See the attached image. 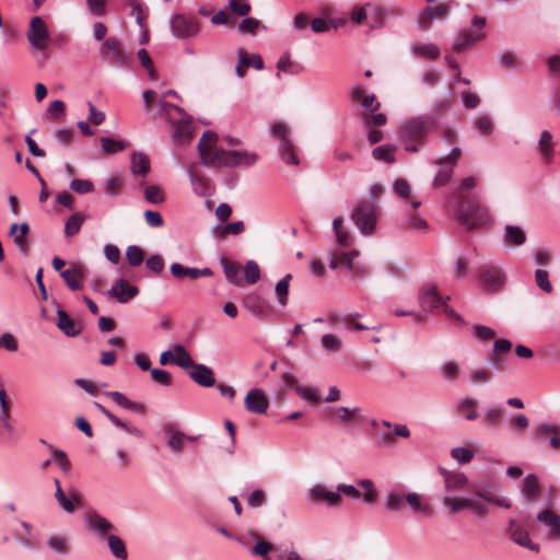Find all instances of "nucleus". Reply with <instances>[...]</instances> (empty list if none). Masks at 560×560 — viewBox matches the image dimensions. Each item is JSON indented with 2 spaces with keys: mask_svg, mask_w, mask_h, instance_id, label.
Here are the masks:
<instances>
[{
  "mask_svg": "<svg viewBox=\"0 0 560 560\" xmlns=\"http://www.w3.org/2000/svg\"><path fill=\"white\" fill-rule=\"evenodd\" d=\"M219 137L206 130L198 142L200 163L207 167H249L259 159L258 154L247 150H224L218 145Z\"/></svg>",
  "mask_w": 560,
  "mask_h": 560,
  "instance_id": "1",
  "label": "nucleus"
},
{
  "mask_svg": "<svg viewBox=\"0 0 560 560\" xmlns=\"http://www.w3.org/2000/svg\"><path fill=\"white\" fill-rule=\"evenodd\" d=\"M436 125L433 115H423L405 121L400 127V137L407 152H418L424 143L425 137Z\"/></svg>",
  "mask_w": 560,
  "mask_h": 560,
  "instance_id": "2",
  "label": "nucleus"
},
{
  "mask_svg": "<svg viewBox=\"0 0 560 560\" xmlns=\"http://www.w3.org/2000/svg\"><path fill=\"white\" fill-rule=\"evenodd\" d=\"M455 221L467 230L491 222L488 209L476 197H460L454 213Z\"/></svg>",
  "mask_w": 560,
  "mask_h": 560,
  "instance_id": "3",
  "label": "nucleus"
},
{
  "mask_svg": "<svg viewBox=\"0 0 560 560\" xmlns=\"http://www.w3.org/2000/svg\"><path fill=\"white\" fill-rule=\"evenodd\" d=\"M161 104H162L163 109H165L170 116H172V113H175L178 115L177 119L173 118L174 119V122H173L174 124V135H173L174 141L177 144L189 143L190 140L192 139V135H194V125H192L191 118L188 115H186L182 110V108H179L176 105L168 104L165 102H162Z\"/></svg>",
  "mask_w": 560,
  "mask_h": 560,
  "instance_id": "4",
  "label": "nucleus"
},
{
  "mask_svg": "<svg viewBox=\"0 0 560 560\" xmlns=\"http://www.w3.org/2000/svg\"><path fill=\"white\" fill-rule=\"evenodd\" d=\"M351 219L362 234H372L376 225L375 200H360L351 214Z\"/></svg>",
  "mask_w": 560,
  "mask_h": 560,
  "instance_id": "5",
  "label": "nucleus"
},
{
  "mask_svg": "<svg viewBox=\"0 0 560 560\" xmlns=\"http://www.w3.org/2000/svg\"><path fill=\"white\" fill-rule=\"evenodd\" d=\"M271 137L279 141V153L281 159L289 165H299L300 161L295 153V147L289 139V128L282 122H273L270 128Z\"/></svg>",
  "mask_w": 560,
  "mask_h": 560,
  "instance_id": "6",
  "label": "nucleus"
},
{
  "mask_svg": "<svg viewBox=\"0 0 560 560\" xmlns=\"http://www.w3.org/2000/svg\"><path fill=\"white\" fill-rule=\"evenodd\" d=\"M419 302L420 306L425 312L442 310L447 316L458 320L460 319V316L457 315L452 308H450L448 305L443 301L442 296L438 292V288L434 284L428 283L422 288L419 295Z\"/></svg>",
  "mask_w": 560,
  "mask_h": 560,
  "instance_id": "7",
  "label": "nucleus"
},
{
  "mask_svg": "<svg viewBox=\"0 0 560 560\" xmlns=\"http://www.w3.org/2000/svg\"><path fill=\"white\" fill-rule=\"evenodd\" d=\"M459 156L460 149L454 147L447 155L434 160L433 163L439 166V171L433 179L434 187L444 186L451 180Z\"/></svg>",
  "mask_w": 560,
  "mask_h": 560,
  "instance_id": "8",
  "label": "nucleus"
},
{
  "mask_svg": "<svg viewBox=\"0 0 560 560\" xmlns=\"http://www.w3.org/2000/svg\"><path fill=\"white\" fill-rule=\"evenodd\" d=\"M102 58L110 65L128 67L131 63V56L121 48V44L114 37L107 38L101 46Z\"/></svg>",
  "mask_w": 560,
  "mask_h": 560,
  "instance_id": "9",
  "label": "nucleus"
},
{
  "mask_svg": "<svg viewBox=\"0 0 560 560\" xmlns=\"http://www.w3.org/2000/svg\"><path fill=\"white\" fill-rule=\"evenodd\" d=\"M442 504L452 512L469 510L472 515L477 517H482L488 514L487 506L481 501L472 497L453 498L451 495H446L442 499Z\"/></svg>",
  "mask_w": 560,
  "mask_h": 560,
  "instance_id": "10",
  "label": "nucleus"
},
{
  "mask_svg": "<svg viewBox=\"0 0 560 560\" xmlns=\"http://www.w3.org/2000/svg\"><path fill=\"white\" fill-rule=\"evenodd\" d=\"M442 504L452 512L469 510L472 515L477 517H482L488 514L487 506L481 501L472 497L453 498L451 495H446L442 499Z\"/></svg>",
  "mask_w": 560,
  "mask_h": 560,
  "instance_id": "11",
  "label": "nucleus"
},
{
  "mask_svg": "<svg viewBox=\"0 0 560 560\" xmlns=\"http://www.w3.org/2000/svg\"><path fill=\"white\" fill-rule=\"evenodd\" d=\"M486 25V19L481 16H475L471 21V26L474 30H464L458 35L455 42L453 43L452 49L454 51H462L467 47L474 45L478 40H480L485 33L483 27Z\"/></svg>",
  "mask_w": 560,
  "mask_h": 560,
  "instance_id": "12",
  "label": "nucleus"
},
{
  "mask_svg": "<svg viewBox=\"0 0 560 560\" xmlns=\"http://www.w3.org/2000/svg\"><path fill=\"white\" fill-rule=\"evenodd\" d=\"M26 36L32 47L39 50L47 48L49 32L40 16L32 18Z\"/></svg>",
  "mask_w": 560,
  "mask_h": 560,
  "instance_id": "13",
  "label": "nucleus"
},
{
  "mask_svg": "<svg viewBox=\"0 0 560 560\" xmlns=\"http://www.w3.org/2000/svg\"><path fill=\"white\" fill-rule=\"evenodd\" d=\"M171 30L177 38H189L198 33V21L190 15L177 14L171 20Z\"/></svg>",
  "mask_w": 560,
  "mask_h": 560,
  "instance_id": "14",
  "label": "nucleus"
},
{
  "mask_svg": "<svg viewBox=\"0 0 560 560\" xmlns=\"http://www.w3.org/2000/svg\"><path fill=\"white\" fill-rule=\"evenodd\" d=\"M306 499L315 504L326 503L328 506H339L342 503V499L336 492V489L329 490L322 483L312 486L306 492Z\"/></svg>",
  "mask_w": 560,
  "mask_h": 560,
  "instance_id": "15",
  "label": "nucleus"
},
{
  "mask_svg": "<svg viewBox=\"0 0 560 560\" xmlns=\"http://www.w3.org/2000/svg\"><path fill=\"white\" fill-rule=\"evenodd\" d=\"M192 190L200 197H208L213 192L211 180L198 172V165L192 163L186 168Z\"/></svg>",
  "mask_w": 560,
  "mask_h": 560,
  "instance_id": "16",
  "label": "nucleus"
},
{
  "mask_svg": "<svg viewBox=\"0 0 560 560\" xmlns=\"http://www.w3.org/2000/svg\"><path fill=\"white\" fill-rule=\"evenodd\" d=\"M480 284L487 291H498L505 281L504 273L494 266H482L479 269Z\"/></svg>",
  "mask_w": 560,
  "mask_h": 560,
  "instance_id": "17",
  "label": "nucleus"
},
{
  "mask_svg": "<svg viewBox=\"0 0 560 560\" xmlns=\"http://www.w3.org/2000/svg\"><path fill=\"white\" fill-rule=\"evenodd\" d=\"M245 408L253 413L264 415L269 407V400L261 389H250L244 399Z\"/></svg>",
  "mask_w": 560,
  "mask_h": 560,
  "instance_id": "18",
  "label": "nucleus"
},
{
  "mask_svg": "<svg viewBox=\"0 0 560 560\" xmlns=\"http://www.w3.org/2000/svg\"><path fill=\"white\" fill-rule=\"evenodd\" d=\"M509 536L518 546H522L535 552L539 551V545L534 542L530 539L528 532L522 526H520L514 520L510 521Z\"/></svg>",
  "mask_w": 560,
  "mask_h": 560,
  "instance_id": "19",
  "label": "nucleus"
},
{
  "mask_svg": "<svg viewBox=\"0 0 560 560\" xmlns=\"http://www.w3.org/2000/svg\"><path fill=\"white\" fill-rule=\"evenodd\" d=\"M138 293H139V289L136 285L130 284L125 279H118L117 281H115V283L112 285V288L108 291V294L112 298L117 299L118 302H120V303L129 302L131 299L137 296Z\"/></svg>",
  "mask_w": 560,
  "mask_h": 560,
  "instance_id": "20",
  "label": "nucleus"
},
{
  "mask_svg": "<svg viewBox=\"0 0 560 560\" xmlns=\"http://www.w3.org/2000/svg\"><path fill=\"white\" fill-rule=\"evenodd\" d=\"M171 273L177 279V280H184L186 278H189L191 280H197L201 277H211L213 275L212 270L210 268H195V267H186L182 264L174 262L171 265Z\"/></svg>",
  "mask_w": 560,
  "mask_h": 560,
  "instance_id": "21",
  "label": "nucleus"
},
{
  "mask_svg": "<svg viewBox=\"0 0 560 560\" xmlns=\"http://www.w3.org/2000/svg\"><path fill=\"white\" fill-rule=\"evenodd\" d=\"M331 411L335 416V419L338 420L342 424H351V423H362L364 422V417L362 415V408L359 406H353L352 408L339 406L331 408Z\"/></svg>",
  "mask_w": 560,
  "mask_h": 560,
  "instance_id": "22",
  "label": "nucleus"
},
{
  "mask_svg": "<svg viewBox=\"0 0 560 560\" xmlns=\"http://www.w3.org/2000/svg\"><path fill=\"white\" fill-rule=\"evenodd\" d=\"M478 401L476 398L470 396H465L457 399L453 405V411L457 416H462L465 419L472 421L476 420L479 415L477 411Z\"/></svg>",
  "mask_w": 560,
  "mask_h": 560,
  "instance_id": "23",
  "label": "nucleus"
},
{
  "mask_svg": "<svg viewBox=\"0 0 560 560\" xmlns=\"http://www.w3.org/2000/svg\"><path fill=\"white\" fill-rule=\"evenodd\" d=\"M448 5L447 4H440L434 9L427 8L422 10L417 19L418 25L422 30H428L431 25V22L434 19L443 20L448 14Z\"/></svg>",
  "mask_w": 560,
  "mask_h": 560,
  "instance_id": "24",
  "label": "nucleus"
},
{
  "mask_svg": "<svg viewBox=\"0 0 560 560\" xmlns=\"http://www.w3.org/2000/svg\"><path fill=\"white\" fill-rule=\"evenodd\" d=\"M54 483L56 486L55 499L58 505L67 513L71 514L75 511V506L80 504V498L77 493H70L67 495L61 488L59 479L55 478Z\"/></svg>",
  "mask_w": 560,
  "mask_h": 560,
  "instance_id": "25",
  "label": "nucleus"
},
{
  "mask_svg": "<svg viewBox=\"0 0 560 560\" xmlns=\"http://www.w3.org/2000/svg\"><path fill=\"white\" fill-rule=\"evenodd\" d=\"M84 275L85 269L80 264H73L71 267L60 272V277L72 291L80 290L82 288V278Z\"/></svg>",
  "mask_w": 560,
  "mask_h": 560,
  "instance_id": "26",
  "label": "nucleus"
},
{
  "mask_svg": "<svg viewBox=\"0 0 560 560\" xmlns=\"http://www.w3.org/2000/svg\"><path fill=\"white\" fill-rule=\"evenodd\" d=\"M439 471L444 480V486L447 491L464 490L468 485V478L460 471H450L444 468H439Z\"/></svg>",
  "mask_w": 560,
  "mask_h": 560,
  "instance_id": "27",
  "label": "nucleus"
},
{
  "mask_svg": "<svg viewBox=\"0 0 560 560\" xmlns=\"http://www.w3.org/2000/svg\"><path fill=\"white\" fill-rule=\"evenodd\" d=\"M539 523L548 527L549 534L555 539H560V515L550 509H545L537 514Z\"/></svg>",
  "mask_w": 560,
  "mask_h": 560,
  "instance_id": "28",
  "label": "nucleus"
},
{
  "mask_svg": "<svg viewBox=\"0 0 560 560\" xmlns=\"http://www.w3.org/2000/svg\"><path fill=\"white\" fill-rule=\"evenodd\" d=\"M238 62L235 67V73L238 78L245 77V69L247 67H254L257 70H261L264 68V61L261 57L257 54L253 55V63H249V56L243 48L237 50Z\"/></svg>",
  "mask_w": 560,
  "mask_h": 560,
  "instance_id": "29",
  "label": "nucleus"
},
{
  "mask_svg": "<svg viewBox=\"0 0 560 560\" xmlns=\"http://www.w3.org/2000/svg\"><path fill=\"white\" fill-rule=\"evenodd\" d=\"M502 241L508 246L521 247L526 242V233L520 225L508 224L504 228Z\"/></svg>",
  "mask_w": 560,
  "mask_h": 560,
  "instance_id": "30",
  "label": "nucleus"
},
{
  "mask_svg": "<svg viewBox=\"0 0 560 560\" xmlns=\"http://www.w3.org/2000/svg\"><path fill=\"white\" fill-rule=\"evenodd\" d=\"M189 375L195 383L203 387H211L215 383L212 370L205 364H196Z\"/></svg>",
  "mask_w": 560,
  "mask_h": 560,
  "instance_id": "31",
  "label": "nucleus"
},
{
  "mask_svg": "<svg viewBox=\"0 0 560 560\" xmlns=\"http://www.w3.org/2000/svg\"><path fill=\"white\" fill-rule=\"evenodd\" d=\"M84 521L88 527L98 535H105L114 527L107 518L95 512L88 514Z\"/></svg>",
  "mask_w": 560,
  "mask_h": 560,
  "instance_id": "32",
  "label": "nucleus"
},
{
  "mask_svg": "<svg viewBox=\"0 0 560 560\" xmlns=\"http://www.w3.org/2000/svg\"><path fill=\"white\" fill-rule=\"evenodd\" d=\"M105 395L108 396L114 402H116L121 408L133 410L140 415H143L145 412V408L142 404L129 399L125 394L120 392H106Z\"/></svg>",
  "mask_w": 560,
  "mask_h": 560,
  "instance_id": "33",
  "label": "nucleus"
},
{
  "mask_svg": "<svg viewBox=\"0 0 560 560\" xmlns=\"http://www.w3.org/2000/svg\"><path fill=\"white\" fill-rule=\"evenodd\" d=\"M350 97L352 102L361 101V106L365 109H370V112H376L380 108V103L376 102L375 95H366L363 88L361 86H354L351 90Z\"/></svg>",
  "mask_w": 560,
  "mask_h": 560,
  "instance_id": "34",
  "label": "nucleus"
},
{
  "mask_svg": "<svg viewBox=\"0 0 560 560\" xmlns=\"http://www.w3.org/2000/svg\"><path fill=\"white\" fill-rule=\"evenodd\" d=\"M165 434L167 436V446L173 453H180L185 446L186 441H195L196 438L188 436L180 431L173 429H166Z\"/></svg>",
  "mask_w": 560,
  "mask_h": 560,
  "instance_id": "35",
  "label": "nucleus"
},
{
  "mask_svg": "<svg viewBox=\"0 0 560 560\" xmlns=\"http://www.w3.org/2000/svg\"><path fill=\"white\" fill-rule=\"evenodd\" d=\"M410 49L413 56L427 60H435L440 56V48L433 43H416Z\"/></svg>",
  "mask_w": 560,
  "mask_h": 560,
  "instance_id": "36",
  "label": "nucleus"
},
{
  "mask_svg": "<svg viewBox=\"0 0 560 560\" xmlns=\"http://www.w3.org/2000/svg\"><path fill=\"white\" fill-rule=\"evenodd\" d=\"M421 202L417 199H411L410 203H407L405 207V212L407 217V223L410 228L416 230H422L427 228V222L423 218L418 214H415L416 210L420 207Z\"/></svg>",
  "mask_w": 560,
  "mask_h": 560,
  "instance_id": "37",
  "label": "nucleus"
},
{
  "mask_svg": "<svg viewBox=\"0 0 560 560\" xmlns=\"http://www.w3.org/2000/svg\"><path fill=\"white\" fill-rule=\"evenodd\" d=\"M130 170L136 176H142L143 178L150 171V160L142 152H135L130 158Z\"/></svg>",
  "mask_w": 560,
  "mask_h": 560,
  "instance_id": "38",
  "label": "nucleus"
},
{
  "mask_svg": "<svg viewBox=\"0 0 560 560\" xmlns=\"http://www.w3.org/2000/svg\"><path fill=\"white\" fill-rule=\"evenodd\" d=\"M58 328L69 337H75L80 334L79 325L62 310H58Z\"/></svg>",
  "mask_w": 560,
  "mask_h": 560,
  "instance_id": "39",
  "label": "nucleus"
},
{
  "mask_svg": "<svg viewBox=\"0 0 560 560\" xmlns=\"http://www.w3.org/2000/svg\"><path fill=\"white\" fill-rule=\"evenodd\" d=\"M539 491L538 478L534 474L527 475L522 483L521 493L527 502L535 501Z\"/></svg>",
  "mask_w": 560,
  "mask_h": 560,
  "instance_id": "40",
  "label": "nucleus"
},
{
  "mask_svg": "<svg viewBox=\"0 0 560 560\" xmlns=\"http://www.w3.org/2000/svg\"><path fill=\"white\" fill-rule=\"evenodd\" d=\"M553 147L552 135L548 130L541 131L538 140V151L547 163H550L553 159Z\"/></svg>",
  "mask_w": 560,
  "mask_h": 560,
  "instance_id": "41",
  "label": "nucleus"
},
{
  "mask_svg": "<svg viewBox=\"0 0 560 560\" xmlns=\"http://www.w3.org/2000/svg\"><path fill=\"white\" fill-rule=\"evenodd\" d=\"M405 502H406V494L396 489L388 491V493L385 497V508L389 512L401 511Z\"/></svg>",
  "mask_w": 560,
  "mask_h": 560,
  "instance_id": "42",
  "label": "nucleus"
},
{
  "mask_svg": "<svg viewBox=\"0 0 560 560\" xmlns=\"http://www.w3.org/2000/svg\"><path fill=\"white\" fill-rule=\"evenodd\" d=\"M220 262L224 270L226 279L235 285H241L242 278L240 265L230 262L226 257H222L220 259Z\"/></svg>",
  "mask_w": 560,
  "mask_h": 560,
  "instance_id": "43",
  "label": "nucleus"
},
{
  "mask_svg": "<svg viewBox=\"0 0 560 560\" xmlns=\"http://www.w3.org/2000/svg\"><path fill=\"white\" fill-rule=\"evenodd\" d=\"M107 540L113 556L119 560H126L128 552L124 540L117 535H108Z\"/></svg>",
  "mask_w": 560,
  "mask_h": 560,
  "instance_id": "44",
  "label": "nucleus"
},
{
  "mask_svg": "<svg viewBox=\"0 0 560 560\" xmlns=\"http://www.w3.org/2000/svg\"><path fill=\"white\" fill-rule=\"evenodd\" d=\"M320 346L327 353H338L342 348V340L334 334H325L320 339Z\"/></svg>",
  "mask_w": 560,
  "mask_h": 560,
  "instance_id": "45",
  "label": "nucleus"
},
{
  "mask_svg": "<svg viewBox=\"0 0 560 560\" xmlns=\"http://www.w3.org/2000/svg\"><path fill=\"white\" fill-rule=\"evenodd\" d=\"M173 351L176 353V358L174 361V365H177L182 369H191L196 365L189 353L186 351V349L182 345H175L173 347Z\"/></svg>",
  "mask_w": 560,
  "mask_h": 560,
  "instance_id": "46",
  "label": "nucleus"
},
{
  "mask_svg": "<svg viewBox=\"0 0 560 560\" xmlns=\"http://www.w3.org/2000/svg\"><path fill=\"white\" fill-rule=\"evenodd\" d=\"M292 276L290 273L285 275L282 279L278 281L276 284V295L280 305L284 306L288 303V294L290 280Z\"/></svg>",
  "mask_w": 560,
  "mask_h": 560,
  "instance_id": "47",
  "label": "nucleus"
},
{
  "mask_svg": "<svg viewBox=\"0 0 560 560\" xmlns=\"http://www.w3.org/2000/svg\"><path fill=\"white\" fill-rule=\"evenodd\" d=\"M84 220H85V217L82 213H80V212L73 213L67 220V222L65 224V234L67 236H73L77 233H79Z\"/></svg>",
  "mask_w": 560,
  "mask_h": 560,
  "instance_id": "48",
  "label": "nucleus"
},
{
  "mask_svg": "<svg viewBox=\"0 0 560 560\" xmlns=\"http://www.w3.org/2000/svg\"><path fill=\"white\" fill-rule=\"evenodd\" d=\"M395 148L390 144L378 145L372 151V155L377 161L392 163L395 161Z\"/></svg>",
  "mask_w": 560,
  "mask_h": 560,
  "instance_id": "49",
  "label": "nucleus"
},
{
  "mask_svg": "<svg viewBox=\"0 0 560 560\" xmlns=\"http://www.w3.org/2000/svg\"><path fill=\"white\" fill-rule=\"evenodd\" d=\"M406 502L413 513H427L429 510V506L423 502V498L416 492L407 493Z\"/></svg>",
  "mask_w": 560,
  "mask_h": 560,
  "instance_id": "50",
  "label": "nucleus"
},
{
  "mask_svg": "<svg viewBox=\"0 0 560 560\" xmlns=\"http://www.w3.org/2000/svg\"><path fill=\"white\" fill-rule=\"evenodd\" d=\"M48 547L58 555H67L69 540L62 536H50L47 539Z\"/></svg>",
  "mask_w": 560,
  "mask_h": 560,
  "instance_id": "51",
  "label": "nucleus"
},
{
  "mask_svg": "<svg viewBox=\"0 0 560 560\" xmlns=\"http://www.w3.org/2000/svg\"><path fill=\"white\" fill-rule=\"evenodd\" d=\"M395 195L402 201H408L411 196V187L405 178H398L393 184ZM408 202H406L407 205Z\"/></svg>",
  "mask_w": 560,
  "mask_h": 560,
  "instance_id": "52",
  "label": "nucleus"
},
{
  "mask_svg": "<svg viewBox=\"0 0 560 560\" xmlns=\"http://www.w3.org/2000/svg\"><path fill=\"white\" fill-rule=\"evenodd\" d=\"M100 141L104 152L108 154L120 152L126 148V142L122 140H115L108 137H101Z\"/></svg>",
  "mask_w": 560,
  "mask_h": 560,
  "instance_id": "53",
  "label": "nucleus"
},
{
  "mask_svg": "<svg viewBox=\"0 0 560 560\" xmlns=\"http://www.w3.org/2000/svg\"><path fill=\"white\" fill-rule=\"evenodd\" d=\"M560 427L549 422H542L535 429V438L539 441L545 440L549 435L558 434Z\"/></svg>",
  "mask_w": 560,
  "mask_h": 560,
  "instance_id": "54",
  "label": "nucleus"
},
{
  "mask_svg": "<svg viewBox=\"0 0 560 560\" xmlns=\"http://www.w3.org/2000/svg\"><path fill=\"white\" fill-rule=\"evenodd\" d=\"M144 198L153 205L162 203L165 199L164 192L156 185H149L144 189Z\"/></svg>",
  "mask_w": 560,
  "mask_h": 560,
  "instance_id": "55",
  "label": "nucleus"
},
{
  "mask_svg": "<svg viewBox=\"0 0 560 560\" xmlns=\"http://www.w3.org/2000/svg\"><path fill=\"white\" fill-rule=\"evenodd\" d=\"M51 459L58 465L65 475L70 474L71 463L67 454L61 450H54L51 453Z\"/></svg>",
  "mask_w": 560,
  "mask_h": 560,
  "instance_id": "56",
  "label": "nucleus"
},
{
  "mask_svg": "<svg viewBox=\"0 0 560 560\" xmlns=\"http://www.w3.org/2000/svg\"><path fill=\"white\" fill-rule=\"evenodd\" d=\"M502 417V408L500 406L488 408L482 417L485 425L492 427L500 422Z\"/></svg>",
  "mask_w": 560,
  "mask_h": 560,
  "instance_id": "57",
  "label": "nucleus"
},
{
  "mask_svg": "<svg viewBox=\"0 0 560 560\" xmlns=\"http://www.w3.org/2000/svg\"><path fill=\"white\" fill-rule=\"evenodd\" d=\"M126 257L131 266L137 267L143 261L144 253L138 245H130L126 249Z\"/></svg>",
  "mask_w": 560,
  "mask_h": 560,
  "instance_id": "58",
  "label": "nucleus"
},
{
  "mask_svg": "<svg viewBox=\"0 0 560 560\" xmlns=\"http://www.w3.org/2000/svg\"><path fill=\"white\" fill-rule=\"evenodd\" d=\"M451 456L459 465H464V464H468L472 459L474 453L469 448L458 446V447H454L451 451Z\"/></svg>",
  "mask_w": 560,
  "mask_h": 560,
  "instance_id": "59",
  "label": "nucleus"
},
{
  "mask_svg": "<svg viewBox=\"0 0 560 560\" xmlns=\"http://www.w3.org/2000/svg\"><path fill=\"white\" fill-rule=\"evenodd\" d=\"M260 278V269L255 260H248L245 266V280L246 282L254 284Z\"/></svg>",
  "mask_w": 560,
  "mask_h": 560,
  "instance_id": "60",
  "label": "nucleus"
},
{
  "mask_svg": "<svg viewBox=\"0 0 560 560\" xmlns=\"http://www.w3.org/2000/svg\"><path fill=\"white\" fill-rule=\"evenodd\" d=\"M535 281L537 287L546 293H550L552 291V284L549 281V276L547 270L537 269L535 271Z\"/></svg>",
  "mask_w": 560,
  "mask_h": 560,
  "instance_id": "61",
  "label": "nucleus"
},
{
  "mask_svg": "<svg viewBox=\"0 0 560 560\" xmlns=\"http://www.w3.org/2000/svg\"><path fill=\"white\" fill-rule=\"evenodd\" d=\"M471 330L475 338L480 341H489L495 336V332L492 328L483 325H474Z\"/></svg>",
  "mask_w": 560,
  "mask_h": 560,
  "instance_id": "62",
  "label": "nucleus"
},
{
  "mask_svg": "<svg viewBox=\"0 0 560 560\" xmlns=\"http://www.w3.org/2000/svg\"><path fill=\"white\" fill-rule=\"evenodd\" d=\"M164 259L161 255H151L145 260V267L154 275H160L164 269Z\"/></svg>",
  "mask_w": 560,
  "mask_h": 560,
  "instance_id": "63",
  "label": "nucleus"
},
{
  "mask_svg": "<svg viewBox=\"0 0 560 560\" xmlns=\"http://www.w3.org/2000/svg\"><path fill=\"white\" fill-rule=\"evenodd\" d=\"M70 188L78 194H89L94 190V185L89 179L74 178L70 182Z\"/></svg>",
  "mask_w": 560,
  "mask_h": 560,
  "instance_id": "64",
  "label": "nucleus"
}]
</instances>
